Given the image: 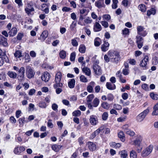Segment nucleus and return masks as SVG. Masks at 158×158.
I'll use <instances>...</instances> for the list:
<instances>
[{
	"mask_svg": "<svg viewBox=\"0 0 158 158\" xmlns=\"http://www.w3.org/2000/svg\"><path fill=\"white\" fill-rule=\"evenodd\" d=\"M76 54L75 52H72L71 54L70 60L71 61H74L75 60Z\"/></svg>",
	"mask_w": 158,
	"mask_h": 158,
	"instance_id": "50",
	"label": "nucleus"
},
{
	"mask_svg": "<svg viewBox=\"0 0 158 158\" xmlns=\"http://www.w3.org/2000/svg\"><path fill=\"white\" fill-rule=\"evenodd\" d=\"M25 10L26 13L29 15L31 12L34 11V9L31 5L28 4Z\"/></svg>",
	"mask_w": 158,
	"mask_h": 158,
	"instance_id": "20",
	"label": "nucleus"
},
{
	"mask_svg": "<svg viewBox=\"0 0 158 158\" xmlns=\"http://www.w3.org/2000/svg\"><path fill=\"white\" fill-rule=\"evenodd\" d=\"M17 31L16 28L13 27L9 32L8 34L10 36H13L17 34Z\"/></svg>",
	"mask_w": 158,
	"mask_h": 158,
	"instance_id": "22",
	"label": "nucleus"
},
{
	"mask_svg": "<svg viewBox=\"0 0 158 158\" xmlns=\"http://www.w3.org/2000/svg\"><path fill=\"white\" fill-rule=\"evenodd\" d=\"M101 23L102 26H104L105 28H107L108 27V23L106 21H102L101 22Z\"/></svg>",
	"mask_w": 158,
	"mask_h": 158,
	"instance_id": "57",
	"label": "nucleus"
},
{
	"mask_svg": "<svg viewBox=\"0 0 158 158\" xmlns=\"http://www.w3.org/2000/svg\"><path fill=\"white\" fill-rule=\"evenodd\" d=\"M94 97V95L93 94H90L88 96L86 99V101L87 103H91Z\"/></svg>",
	"mask_w": 158,
	"mask_h": 158,
	"instance_id": "35",
	"label": "nucleus"
},
{
	"mask_svg": "<svg viewBox=\"0 0 158 158\" xmlns=\"http://www.w3.org/2000/svg\"><path fill=\"white\" fill-rule=\"evenodd\" d=\"M129 29L127 28H126L122 31V33L123 35H127L129 34Z\"/></svg>",
	"mask_w": 158,
	"mask_h": 158,
	"instance_id": "55",
	"label": "nucleus"
},
{
	"mask_svg": "<svg viewBox=\"0 0 158 158\" xmlns=\"http://www.w3.org/2000/svg\"><path fill=\"white\" fill-rule=\"evenodd\" d=\"M102 106L104 109L108 110L110 108L109 104L106 102H103L101 104Z\"/></svg>",
	"mask_w": 158,
	"mask_h": 158,
	"instance_id": "40",
	"label": "nucleus"
},
{
	"mask_svg": "<svg viewBox=\"0 0 158 158\" xmlns=\"http://www.w3.org/2000/svg\"><path fill=\"white\" fill-rule=\"evenodd\" d=\"M108 55L109 56L105 55L104 58L105 61L108 62L111 60V61L115 63H117L120 59V55L118 52L113 50H110L108 52Z\"/></svg>",
	"mask_w": 158,
	"mask_h": 158,
	"instance_id": "1",
	"label": "nucleus"
},
{
	"mask_svg": "<svg viewBox=\"0 0 158 158\" xmlns=\"http://www.w3.org/2000/svg\"><path fill=\"white\" fill-rule=\"evenodd\" d=\"M149 61V57L148 56H144L143 59L141 61L140 64V66L143 68V69H146L147 65Z\"/></svg>",
	"mask_w": 158,
	"mask_h": 158,
	"instance_id": "7",
	"label": "nucleus"
},
{
	"mask_svg": "<svg viewBox=\"0 0 158 158\" xmlns=\"http://www.w3.org/2000/svg\"><path fill=\"white\" fill-rule=\"evenodd\" d=\"M104 4V0H99L95 3V6L99 8L102 7Z\"/></svg>",
	"mask_w": 158,
	"mask_h": 158,
	"instance_id": "27",
	"label": "nucleus"
},
{
	"mask_svg": "<svg viewBox=\"0 0 158 158\" xmlns=\"http://www.w3.org/2000/svg\"><path fill=\"white\" fill-rule=\"evenodd\" d=\"M2 56H3L2 58V60H3V61H4L6 63L9 62V58L6 54H5V53H3V55Z\"/></svg>",
	"mask_w": 158,
	"mask_h": 158,
	"instance_id": "45",
	"label": "nucleus"
},
{
	"mask_svg": "<svg viewBox=\"0 0 158 158\" xmlns=\"http://www.w3.org/2000/svg\"><path fill=\"white\" fill-rule=\"evenodd\" d=\"M0 44L4 47H7L8 46L7 42V39L3 36L0 35Z\"/></svg>",
	"mask_w": 158,
	"mask_h": 158,
	"instance_id": "12",
	"label": "nucleus"
},
{
	"mask_svg": "<svg viewBox=\"0 0 158 158\" xmlns=\"http://www.w3.org/2000/svg\"><path fill=\"white\" fill-rule=\"evenodd\" d=\"M100 39L98 37L96 38L94 40V43L95 46L98 47L101 44Z\"/></svg>",
	"mask_w": 158,
	"mask_h": 158,
	"instance_id": "37",
	"label": "nucleus"
},
{
	"mask_svg": "<svg viewBox=\"0 0 158 158\" xmlns=\"http://www.w3.org/2000/svg\"><path fill=\"white\" fill-rule=\"evenodd\" d=\"M94 31L95 32H98L102 29L101 25L98 22H96L94 25Z\"/></svg>",
	"mask_w": 158,
	"mask_h": 158,
	"instance_id": "14",
	"label": "nucleus"
},
{
	"mask_svg": "<svg viewBox=\"0 0 158 158\" xmlns=\"http://www.w3.org/2000/svg\"><path fill=\"white\" fill-rule=\"evenodd\" d=\"M71 43L74 46H77L78 45V43L77 41L75 39H73L71 40Z\"/></svg>",
	"mask_w": 158,
	"mask_h": 158,
	"instance_id": "61",
	"label": "nucleus"
},
{
	"mask_svg": "<svg viewBox=\"0 0 158 158\" xmlns=\"http://www.w3.org/2000/svg\"><path fill=\"white\" fill-rule=\"evenodd\" d=\"M156 13V10L154 8H152L150 10H148L147 12V15L149 16L151 15H154Z\"/></svg>",
	"mask_w": 158,
	"mask_h": 158,
	"instance_id": "29",
	"label": "nucleus"
},
{
	"mask_svg": "<svg viewBox=\"0 0 158 158\" xmlns=\"http://www.w3.org/2000/svg\"><path fill=\"white\" fill-rule=\"evenodd\" d=\"M113 3L112 5V8L113 9H115L117 7V4L118 3V0H113Z\"/></svg>",
	"mask_w": 158,
	"mask_h": 158,
	"instance_id": "43",
	"label": "nucleus"
},
{
	"mask_svg": "<svg viewBox=\"0 0 158 158\" xmlns=\"http://www.w3.org/2000/svg\"><path fill=\"white\" fill-rule=\"evenodd\" d=\"M7 74L10 78L13 79L15 78L17 76V73L15 72L12 71H8Z\"/></svg>",
	"mask_w": 158,
	"mask_h": 158,
	"instance_id": "25",
	"label": "nucleus"
},
{
	"mask_svg": "<svg viewBox=\"0 0 158 158\" xmlns=\"http://www.w3.org/2000/svg\"><path fill=\"white\" fill-rule=\"evenodd\" d=\"M62 77V74L60 72H58L56 74L55 81L56 84L54 85V87L57 88V86L59 87H62L63 86L62 83H60Z\"/></svg>",
	"mask_w": 158,
	"mask_h": 158,
	"instance_id": "2",
	"label": "nucleus"
},
{
	"mask_svg": "<svg viewBox=\"0 0 158 158\" xmlns=\"http://www.w3.org/2000/svg\"><path fill=\"white\" fill-rule=\"evenodd\" d=\"M93 20L89 17H87L84 20V23L86 24H90L92 23Z\"/></svg>",
	"mask_w": 158,
	"mask_h": 158,
	"instance_id": "41",
	"label": "nucleus"
},
{
	"mask_svg": "<svg viewBox=\"0 0 158 158\" xmlns=\"http://www.w3.org/2000/svg\"><path fill=\"white\" fill-rule=\"evenodd\" d=\"M14 55L17 58H19L22 56V52L18 50L15 52Z\"/></svg>",
	"mask_w": 158,
	"mask_h": 158,
	"instance_id": "46",
	"label": "nucleus"
},
{
	"mask_svg": "<svg viewBox=\"0 0 158 158\" xmlns=\"http://www.w3.org/2000/svg\"><path fill=\"white\" fill-rule=\"evenodd\" d=\"M113 107L114 108L118 110H120L122 109L121 106L118 104H114Z\"/></svg>",
	"mask_w": 158,
	"mask_h": 158,
	"instance_id": "54",
	"label": "nucleus"
},
{
	"mask_svg": "<svg viewBox=\"0 0 158 158\" xmlns=\"http://www.w3.org/2000/svg\"><path fill=\"white\" fill-rule=\"evenodd\" d=\"M109 46V43L106 41H104V44L101 46L102 50L103 52L107 51L108 49Z\"/></svg>",
	"mask_w": 158,
	"mask_h": 158,
	"instance_id": "18",
	"label": "nucleus"
},
{
	"mask_svg": "<svg viewBox=\"0 0 158 158\" xmlns=\"http://www.w3.org/2000/svg\"><path fill=\"white\" fill-rule=\"evenodd\" d=\"M120 157L122 158H127L128 156L127 152L125 150L120 151L119 152Z\"/></svg>",
	"mask_w": 158,
	"mask_h": 158,
	"instance_id": "21",
	"label": "nucleus"
},
{
	"mask_svg": "<svg viewBox=\"0 0 158 158\" xmlns=\"http://www.w3.org/2000/svg\"><path fill=\"white\" fill-rule=\"evenodd\" d=\"M153 148V146L150 145L142 151L141 156L144 157H146L149 155L152 152Z\"/></svg>",
	"mask_w": 158,
	"mask_h": 158,
	"instance_id": "5",
	"label": "nucleus"
},
{
	"mask_svg": "<svg viewBox=\"0 0 158 158\" xmlns=\"http://www.w3.org/2000/svg\"><path fill=\"white\" fill-rule=\"evenodd\" d=\"M82 69L83 72L85 74L88 76H90L91 74V72L90 69L86 67H84L82 68Z\"/></svg>",
	"mask_w": 158,
	"mask_h": 158,
	"instance_id": "19",
	"label": "nucleus"
},
{
	"mask_svg": "<svg viewBox=\"0 0 158 158\" xmlns=\"http://www.w3.org/2000/svg\"><path fill=\"white\" fill-rule=\"evenodd\" d=\"M99 103V100L97 98H95L92 102V105L91 103H87L88 107L90 109H93V107H97Z\"/></svg>",
	"mask_w": 158,
	"mask_h": 158,
	"instance_id": "6",
	"label": "nucleus"
},
{
	"mask_svg": "<svg viewBox=\"0 0 158 158\" xmlns=\"http://www.w3.org/2000/svg\"><path fill=\"white\" fill-rule=\"evenodd\" d=\"M144 28L143 27L141 26H138L137 27V33L138 35L144 36L147 34L146 31H143Z\"/></svg>",
	"mask_w": 158,
	"mask_h": 158,
	"instance_id": "11",
	"label": "nucleus"
},
{
	"mask_svg": "<svg viewBox=\"0 0 158 158\" xmlns=\"http://www.w3.org/2000/svg\"><path fill=\"white\" fill-rule=\"evenodd\" d=\"M62 147V146L60 145L55 144L52 146V148L53 150L56 152H58Z\"/></svg>",
	"mask_w": 158,
	"mask_h": 158,
	"instance_id": "24",
	"label": "nucleus"
},
{
	"mask_svg": "<svg viewBox=\"0 0 158 158\" xmlns=\"http://www.w3.org/2000/svg\"><path fill=\"white\" fill-rule=\"evenodd\" d=\"M78 141L80 145L83 144L84 141L83 138L82 137H79L78 139Z\"/></svg>",
	"mask_w": 158,
	"mask_h": 158,
	"instance_id": "62",
	"label": "nucleus"
},
{
	"mask_svg": "<svg viewBox=\"0 0 158 158\" xmlns=\"http://www.w3.org/2000/svg\"><path fill=\"white\" fill-rule=\"evenodd\" d=\"M136 42H143V39L142 37H141L140 36L137 35L136 36Z\"/></svg>",
	"mask_w": 158,
	"mask_h": 158,
	"instance_id": "63",
	"label": "nucleus"
},
{
	"mask_svg": "<svg viewBox=\"0 0 158 158\" xmlns=\"http://www.w3.org/2000/svg\"><path fill=\"white\" fill-rule=\"evenodd\" d=\"M23 36V34L22 33H19L17 36V40H21Z\"/></svg>",
	"mask_w": 158,
	"mask_h": 158,
	"instance_id": "58",
	"label": "nucleus"
},
{
	"mask_svg": "<svg viewBox=\"0 0 158 158\" xmlns=\"http://www.w3.org/2000/svg\"><path fill=\"white\" fill-rule=\"evenodd\" d=\"M59 55L61 58L64 59L66 56V52L62 50L60 52Z\"/></svg>",
	"mask_w": 158,
	"mask_h": 158,
	"instance_id": "42",
	"label": "nucleus"
},
{
	"mask_svg": "<svg viewBox=\"0 0 158 158\" xmlns=\"http://www.w3.org/2000/svg\"><path fill=\"white\" fill-rule=\"evenodd\" d=\"M103 20H106L108 21L110 19V16L109 15H105L102 16Z\"/></svg>",
	"mask_w": 158,
	"mask_h": 158,
	"instance_id": "52",
	"label": "nucleus"
},
{
	"mask_svg": "<svg viewBox=\"0 0 158 158\" xmlns=\"http://www.w3.org/2000/svg\"><path fill=\"white\" fill-rule=\"evenodd\" d=\"M108 114L106 112H104L102 115V120L105 121L107 120L108 118Z\"/></svg>",
	"mask_w": 158,
	"mask_h": 158,
	"instance_id": "44",
	"label": "nucleus"
},
{
	"mask_svg": "<svg viewBox=\"0 0 158 158\" xmlns=\"http://www.w3.org/2000/svg\"><path fill=\"white\" fill-rule=\"evenodd\" d=\"M130 158H137V154L135 151L132 150L130 152Z\"/></svg>",
	"mask_w": 158,
	"mask_h": 158,
	"instance_id": "38",
	"label": "nucleus"
},
{
	"mask_svg": "<svg viewBox=\"0 0 158 158\" xmlns=\"http://www.w3.org/2000/svg\"><path fill=\"white\" fill-rule=\"evenodd\" d=\"M85 50L86 47L84 45L81 44L80 46L79 49L80 52L82 53H84L85 52Z\"/></svg>",
	"mask_w": 158,
	"mask_h": 158,
	"instance_id": "34",
	"label": "nucleus"
},
{
	"mask_svg": "<svg viewBox=\"0 0 158 158\" xmlns=\"http://www.w3.org/2000/svg\"><path fill=\"white\" fill-rule=\"evenodd\" d=\"M80 81L83 82H86L88 81L87 79L83 75L81 76L80 77Z\"/></svg>",
	"mask_w": 158,
	"mask_h": 158,
	"instance_id": "48",
	"label": "nucleus"
},
{
	"mask_svg": "<svg viewBox=\"0 0 158 158\" xmlns=\"http://www.w3.org/2000/svg\"><path fill=\"white\" fill-rule=\"evenodd\" d=\"M94 82L92 81L90 83V85L87 87V90L89 93H92L93 91V87L94 85Z\"/></svg>",
	"mask_w": 158,
	"mask_h": 158,
	"instance_id": "26",
	"label": "nucleus"
},
{
	"mask_svg": "<svg viewBox=\"0 0 158 158\" xmlns=\"http://www.w3.org/2000/svg\"><path fill=\"white\" fill-rule=\"evenodd\" d=\"M76 26V23L75 21H73L72 24L70 26V29L73 30L74 28Z\"/></svg>",
	"mask_w": 158,
	"mask_h": 158,
	"instance_id": "64",
	"label": "nucleus"
},
{
	"mask_svg": "<svg viewBox=\"0 0 158 158\" xmlns=\"http://www.w3.org/2000/svg\"><path fill=\"white\" fill-rule=\"evenodd\" d=\"M89 149L91 151H94L96 148V145L93 142H88L87 143Z\"/></svg>",
	"mask_w": 158,
	"mask_h": 158,
	"instance_id": "15",
	"label": "nucleus"
},
{
	"mask_svg": "<svg viewBox=\"0 0 158 158\" xmlns=\"http://www.w3.org/2000/svg\"><path fill=\"white\" fill-rule=\"evenodd\" d=\"M152 115H158V103H157L153 107V111Z\"/></svg>",
	"mask_w": 158,
	"mask_h": 158,
	"instance_id": "28",
	"label": "nucleus"
},
{
	"mask_svg": "<svg viewBox=\"0 0 158 158\" xmlns=\"http://www.w3.org/2000/svg\"><path fill=\"white\" fill-rule=\"evenodd\" d=\"M152 62L153 64H157L158 63V58L156 56L153 57L152 60Z\"/></svg>",
	"mask_w": 158,
	"mask_h": 158,
	"instance_id": "51",
	"label": "nucleus"
},
{
	"mask_svg": "<svg viewBox=\"0 0 158 158\" xmlns=\"http://www.w3.org/2000/svg\"><path fill=\"white\" fill-rule=\"evenodd\" d=\"M149 112V110L148 109H147L145 110L136 117V120L139 122L142 121L144 119L148 113Z\"/></svg>",
	"mask_w": 158,
	"mask_h": 158,
	"instance_id": "4",
	"label": "nucleus"
},
{
	"mask_svg": "<svg viewBox=\"0 0 158 158\" xmlns=\"http://www.w3.org/2000/svg\"><path fill=\"white\" fill-rule=\"evenodd\" d=\"M89 122L92 125H96L98 123V119L97 116L92 115L90 116Z\"/></svg>",
	"mask_w": 158,
	"mask_h": 158,
	"instance_id": "10",
	"label": "nucleus"
},
{
	"mask_svg": "<svg viewBox=\"0 0 158 158\" xmlns=\"http://www.w3.org/2000/svg\"><path fill=\"white\" fill-rule=\"evenodd\" d=\"M110 146L113 148H118L121 146V144L119 143H116L114 142H112L110 143Z\"/></svg>",
	"mask_w": 158,
	"mask_h": 158,
	"instance_id": "32",
	"label": "nucleus"
},
{
	"mask_svg": "<svg viewBox=\"0 0 158 158\" xmlns=\"http://www.w3.org/2000/svg\"><path fill=\"white\" fill-rule=\"evenodd\" d=\"M126 133L127 134L131 136H133L135 134L134 132L132 131H131L129 129H128L127 131H126Z\"/></svg>",
	"mask_w": 158,
	"mask_h": 158,
	"instance_id": "53",
	"label": "nucleus"
},
{
	"mask_svg": "<svg viewBox=\"0 0 158 158\" xmlns=\"http://www.w3.org/2000/svg\"><path fill=\"white\" fill-rule=\"evenodd\" d=\"M150 96L154 100H157L158 99V94H154L153 93H151L150 94Z\"/></svg>",
	"mask_w": 158,
	"mask_h": 158,
	"instance_id": "39",
	"label": "nucleus"
},
{
	"mask_svg": "<svg viewBox=\"0 0 158 158\" xmlns=\"http://www.w3.org/2000/svg\"><path fill=\"white\" fill-rule=\"evenodd\" d=\"M50 77V74L48 72H45L43 75L41 77V78L42 81L45 82H48L49 80Z\"/></svg>",
	"mask_w": 158,
	"mask_h": 158,
	"instance_id": "13",
	"label": "nucleus"
},
{
	"mask_svg": "<svg viewBox=\"0 0 158 158\" xmlns=\"http://www.w3.org/2000/svg\"><path fill=\"white\" fill-rule=\"evenodd\" d=\"M93 69L94 73L97 75H100L102 73V70L100 67L96 64H93Z\"/></svg>",
	"mask_w": 158,
	"mask_h": 158,
	"instance_id": "8",
	"label": "nucleus"
},
{
	"mask_svg": "<svg viewBox=\"0 0 158 158\" xmlns=\"http://www.w3.org/2000/svg\"><path fill=\"white\" fill-rule=\"evenodd\" d=\"M114 98L113 95L110 94H109L107 95V99L108 100L110 101H112Z\"/></svg>",
	"mask_w": 158,
	"mask_h": 158,
	"instance_id": "59",
	"label": "nucleus"
},
{
	"mask_svg": "<svg viewBox=\"0 0 158 158\" xmlns=\"http://www.w3.org/2000/svg\"><path fill=\"white\" fill-rule=\"evenodd\" d=\"M14 152L15 154L18 155L19 154L21 153L20 151L19 150V148L18 147L15 148Z\"/></svg>",
	"mask_w": 158,
	"mask_h": 158,
	"instance_id": "56",
	"label": "nucleus"
},
{
	"mask_svg": "<svg viewBox=\"0 0 158 158\" xmlns=\"http://www.w3.org/2000/svg\"><path fill=\"white\" fill-rule=\"evenodd\" d=\"M118 137L121 140L124 142L125 140V136L124 132L122 131H120L118 134Z\"/></svg>",
	"mask_w": 158,
	"mask_h": 158,
	"instance_id": "31",
	"label": "nucleus"
},
{
	"mask_svg": "<svg viewBox=\"0 0 158 158\" xmlns=\"http://www.w3.org/2000/svg\"><path fill=\"white\" fill-rule=\"evenodd\" d=\"M72 114L73 116H79L81 115V112L79 110H77L73 112Z\"/></svg>",
	"mask_w": 158,
	"mask_h": 158,
	"instance_id": "47",
	"label": "nucleus"
},
{
	"mask_svg": "<svg viewBox=\"0 0 158 158\" xmlns=\"http://www.w3.org/2000/svg\"><path fill=\"white\" fill-rule=\"evenodd\" d=\"M103 129V127H101L98 129L97 130L95 131L93 134L91 135L90 138L93 139L101 131H102Z\"/></svg>",
	"mask_w": 158,
	"mask_h": 158,
	"instance_id": "17",
	"label": "nucleus"
},
{
	"mask_svg": "<svg viewBox=\"0 0 158 158\" xmlns=\"http://www.w3.org/2000/svg\"><path fill=\"white\" fill-rule=\"evenodd\" d=\"M25 70L24 67H22L19 69L18 74L19 76V79L22 80L24 79L25 76Z\"/></svg>",
	"mask_w": 158,
	"mask_h": 158,
	"instance_id": "9",
	"label": "nucleus"
},
{
	"mask_svg": "<svg viewBox=\"0 0 158 158\" xmlns=\"http://www.w3.org/2000/svg\"><path fill=\"white\" fill-rule=\"evenodd\" d=\"M129 71L128 69L125 68L123 69V74L125 75H127L128 74Z\"/></svg>",
	"mask_w": 158,
	"mask_h": 158,
	"instance_id": "60",
	"label": "nucleus"
},
{
	"mask_svg": "<svg viewBox=\"0 0 158 158\" xmlns=\"http://www.w3.org/2000/svg\"><path fill=\"white\" fill-rule=\"evenodd\" d=\"M138 8L143 12H145L146 10V6L143 4H141L139 5Z\"/></svg>",
	"mask_w": 158,
	"mask_h": 158,
	"instance_id": "36",
	"label": "nucleus"
},
{
	"mask_svg": "<svg viewBox=\"0 0 158 158\" xmlns=\"http://www.w3.org/2000/svg\"><path fill=\"white\" fill-rule=\"evenodd\" d=\"M48 35V33L47 31H44L41 35L40 38H42L43 40H44L47 37Z\"/></svg>",
	"mask_w": 158,
	"mask_h": 158,
	"instance_id": "33",
	"label": "nucleus"
},
{
	"mask_svg": "<svg viewBox=\"0 0 158 158\" xmlns=\"http://www.w3.org/2000/svg\"><path fill=\"white\" fill-rule=\"evenodd\" d=\"M142 140V137L140 135H139L137 137L136 139L134 141V143L135 145L139 146Z\"/></svg>",
	"mask_w": 158,
	"mask_h": 158,
	"instance_id": "16",
	"label": "nucleus"
},
{
	"mask_svg": "<svg viewBox=\"0 0 158 158\" xmlns=\"http://www.w3.org/2000/svg\"><path fill=\"white\" fill-rule=\"evenodd\" d=\"M39 106L41 108H45L47 106L46 103L44 102H40L39 103Z\"/></svg>",
	"mask_w": 158,
	"mask_h": 158,
	"instance_id": "49",
	"label": "nucleus"
},
{
	"mask_svg": "<svg viewBox=\"0 0 158 158\" xmlns=\"http://www.w3.org/2000/svg\"><path fill=\"white\" fill-rule=\"evenodd\" d=\"M75 81L74 79H70L68 83L69 87L71 89L74 88L75 86Z\"/></svg>",
	"mask_w": 158,
	"mask_h": 158,
	"instance_id": "23",
	"label": "nucleus"
},
{
	"mask_svg": "<svg viewBox=\"0 0 158 158\" xmlns=\"http://www.w3.org/2000/svg\"><path fill=\"white\" fill-rule=\"evenodd\" d=\"M26 74L27 77L29 79L33 77L35 74V72L33 69L29 66L26 67Z\"/></svg>",
	"mask_w": 158,
	"mask_h": 158,
	"instance_id": "3",
	"label": "nucleus"
},
{
	"mask_svg": "<svg viewBox=\"0 0 158 158\" xmlns=\"http://www.w3.org/2000/svg\"><path fill=\"white\" fill-rule=\"evenodd\" d=\"M106 86L107 88L110 90H113L115 89V85L114 84H111L110 82H107Z\"/></svg>",
	"mask_w": 158,
	"mask_h": 158,
	"instance_id": "30",
	"label": "nucleus"
}]
</instances>
